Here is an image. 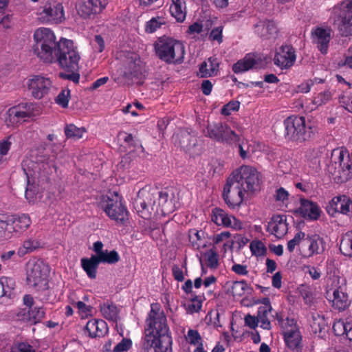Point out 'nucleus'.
<instances>
[{"mask_svg": "<svg viewBox=\"0 0 352 352\" xmlns=\"http://www.w3.org/2000/svg\"><path fill=\"white\" fill-rule=\"evenodd\" d=\"M157 199L158 200V212L163 214H170L175 210V204L172 198L169 197L167 192L158 191Z\"/></svg>", "mask_w": 352, "mask_h": 352, "instance_id": "30", "label": "nucleus"}, {"mask_svg": "<svg viewBox=\"0 0 352 352\" xmlns=\"http://www.w3.org/2000/svg\"><path fill=\"white\" fill-rule=\"evenodd\" d=\"M296 58L295 50L291 45H285L280 47L274 58V63L280 69L291 67L295 63Z\"/></svg>", "mask_w": 352, "mask_h": 352, "instance_id": "18", "label": "nucleus"}, {"mask_svg": "<svg viewBox=\"0 0 352 352\" xmlns=\"http://www.w3.org/2000/svg\"><path fill=\"white\" fill-rule=\"evenodd\" d=\"M170 6L171 15L179 22H182L186 19V3L184 0H171Z\"/></svg>", "mask_w": 352, "mask_h": 352, "instance_id": "33", "label": "nucleus"}, {"mask_svg": "<svg viewBox=\"0 0 352 352\" xmlns=\"http://www.w3.org/2000/svg\"><path fill=\"white\" fill-rule=\"evenodd\" d=\"M341 7L343 14L339 16L335 23L342 36H352V0L343 1Z\"/></svg>", "mask_w": 352, "mask_h": 352, "instance_id": "17", "label": "nucleus"}, {"mask_svg": "<svg viewBox=\"0 0 352 352\" xmlns=\"http://www.w3.org/2000/svg\"><path fill=\"white\" fill-rule=\"evenodd\" d=\"M287 230V218L284 215L274 216L268 223L267 231L278 239L286 234Z\"/></svg>", "mask_w": 352, "mask_h": 352, "instance_id": "24", "label": "nucleus"}, {"mask_svg": "<svg viewBox=\"0 0 352 352\" xmlns=\"http://www.w3.org/2000/svg\"><path fill=\"white\" fill-rule=\"evenodd\" d=\"M311 38L318 50L326 54L331 39V30L329 28L316 27L311 30Z\"/></svg>", "mask_w": 352, "mask_h": 352, "instance_id": "20", "label": "nucleus"}, {"mask_svg": "<svg viewBox=\"0 0 352 352\" xmlns=\"http://www.w3.org/2000/svg\"><path fill=\"white\" fill-rule=\"evenodd\" d=\"M333 296L332 305L335 309L343 311L349 306L348 296L343 292L336 289L333 292Z\"/></svg>", "mask_w": 352, "mask_h": 352, "instance_id": "35", "label": "nucleus"}, {"mask_svg": "<svg viewBox=\"0 0 352 352\" xmlns=\"http://www.w3.org/2000/svg\"><path fill=\"white\" fill-rule=\"evenodd\" d=\"M205 135L220 143L233 144L240 141V137L223 122L208 124Z\"/></svg>", "mask_w": 352, "mask_h": 352, "instance_id": "10", "label": "nucleus"}, {"mask_svg": "<svg viewBox=\"0 0 352 352\" xmlns=\"http://www.w3.org/2000/svg\"><path fill=\"white\" fill-rule=\"evenodd\" d=\"M85 132V128H78L72 124H67L65 127V134L67 138L79 139Z\"/></svg>", "mask_w": 352, "mask_h": 352, "instance_id": "44", "label": "nucleus"}, {"mask_svg": "<svg viewBox=\"0 0 352 352\" xmlns=\"http://www.w3.org/2000/svg\"><path fill=\"white\" fill-rule=\"evenodd\" d=\"M249 288L245 280L234 281L231 287V292L234 296H241Z\"/></svg>", "mask_w": 352, "mask_h": 352, "instance_id": "46", "label": "nucleus"}, {"mask_svg": "<svg viewBox=\"0 0 352 352\" xmlns=\"http://www.w3.org/2000/svg\"><path fill=\"white\" fill-rule=\"evenodd\" d=\"M40 247V242L34 239L29 238L23 242L22 245L18 250V254L23 256L26 254L32 252Z\"/></svg>", "mask_w": 352, "mask_h": 352, "instance_id": "37", "label": "nucleus"}, {"mask_svg": "<svg viewBox=\"0 0 352 352\" xmlns=\"http://www.w3.org/2000/svg\"><path fill=\"white\" fill-rule=\"evenodd\" d=\"M340 250L344 256L352 257V230L345 233L343 236Z\"/></svg>", "mask_w": 352, "mask_h": 352, "instance_id": "38", "label": "nucleus"}, {"mask_svg": "<svg viewBox=\"0 0 352 352\" xmlns=\"http://www.w3.org/2000/svg\"><path fill=\"white\" fill-rule=\"evenodd\" d=\"M256 63L254 54H247L245 57L232 65V71L235 74L243 73L252 69Z\"/></svg>", "mask_w": 352, "mask_h": 352, "instance_id": "31", "label": "nucleus"}, {"mask_svg": "<svg viewBox=\"0 0 352 352\" xmlns=\"http://www.w3.org/2000/svg\"><path fill=\"white\" fill-rule=\"evenodd\" d=\"M201 301L195 297L191 300L188 305V311L191 313H197L201 309Z\"/></svg>", "mask_w": 352, "mask_h": 352, "instance_id": "64", "label": "nucleus"}, {"mask_svg": "<svg viewBox=\"0 0 352 352\" xmlns=\"http://www.w3.org/2000/svg\"><path fill=\"white\" fill-rule=\"evenodd\" d=\"M144 340L148 344L157 343L162 349H170V336L166 316L158 303H152L145 320Z\"/></svg>", "mask_w": 352, "mask_h": 352, "instance_id": "2", "label": "nucleus"}, {"mask_svg": "<svg viewBox=\"0 0 352 352\" xmlns=\"http://www.w3.org/2000/svg\"><path fill=\"white\" fill-rule=\"evenodd\" d=\"M157 196V190L155 188H142L139 190L133 201V208L141 217L148 219L152 212L158 213Z\"/></svg>", "mask_w": 352, "mask_h": 352, "instance_id": "7", "label": "nucleus"}, {"mask_svg": "<svg viewBox=\"0 0 352 352\" xmlns=\"http://www.w3.org/2000/svg\"><path fill=\"white\" fill-rule=\"evenodd\" d=\"M219 65L217 58L210 57L200 65L197 76L200 78L216 76L219 72Z\"/></svg>", "mask_w": 352, "mask_h": 352, "instance_id": "29", "label": "nucleus"}, {"mask_svg": "<svg viewBox=\"0 0 352 352\" xmlns=\"http://www.w3.org/2000/svg\"><path fill=\"white\" fill-rule=\"evenodd\" d=\"M204 233L198 230H191L189 234V239L194 249L199 250L204 248L206 244L202 239Z\"/></svg>", "mask_w": 352, "mask_h": 352, "instance_id": "43", "label": "nucleus"}, {"mask_svg": "<svg viewBox=\"0 0 352 352\" xmlns=\"http://www.w3.org/2000/svg\"><path fill=\"white\" fill-rule=\"evenodd\" d=\"M45 311L42 307H34L31 309H24L21 310L19 316L20 319L35 324L40 322L45 317Z\"/></svg>", "mask_w": 352, "mask_h": 352, "instance_id": "28", "label": "nucleus"}, {"mask_svg": "<svg viewBox=\"0 0 352 352\" xmlns=\"http://www.w3.org/2000/svg\"><path fill=\"white\" fill-rule=\"evenodd\" d=\"M21 166L24 173L28 177V186L25 190V196L30 203H35L41 198V194L38 190V186L30 184L29 177L32 175V170L34 169L35 164L28 159L23 160Z\"/></svg>", "mask_w": 352, "mask_h": 352, "instance_id": "21", "label": "nucleus"}, {"mask_svg": "<svg viewBox=\"0 0 352 352\" xmlns=\"http://www.w3.org/2000/svg\"><path fill=\"white\" fill-rule=\"evenodd\" d=\"M49 274L50 267L43 261H32L28 263L27 283L36 291L43 292L49 288Z\"/></svg>", "mask_w": 352, "mask_h": 352, "instance_id": "4", "label": "nucleus"}, {"mask_svg": "<svg viewBox=\"0 0 352 352\" xmlns=\"http://www.w3.org/2000/svg\"><path fill=\"white\" fill-rule=\"evenodd\" d=\"M204 258L207 267L210 269H217L219 266V256L214 248L206 252L204 254Z\"/></svg>", "mask_w": 352, "mask_h": 352, "instance_id": "42", "label": "nucleus"}, {"mask_svg": "<svg viewBox=\"0 0 352 352\" xmlns=\"http://www.w3.org/2000/svg\"><path fill=\"white\" fill-rule=\"evenodd\" d=\"M132 346V341L129 338H122L113 348V352H125Z\"/></svg>", "mask_w": 352, "mask_h": 352, "instance_id": "55", "label": "nucleus"}, {"mask_svg": "<svg viewBox=\"0 0 352 352\" xmlns=\"http://www.w3.org/2000/svg\"><path fill=\"white\" fill-rule=\"evenodd\" d=\"M73 305L78 309V314L81 319H86L88 318V307L85 302L78 301Z\"/></svg>", "mask_w": 352, "mask_h": 352, "instance_id": "62", "label": "nucleus"}, {"mask_svg": "<svg viewBox=\"0 0 352 352\" xmlns=\"http://www.w3.org/2000/svg\"><path fill=\"white\" fill-rule=\"evenodd\" d=\"M89 337L101 338L104 336L108 332V327L106 322L103 320H89Z\"/></svg>", "mask_w": 352, "mask_h": 352, "instance_id": "34", "label": "nucleus"}, {"mask_svg": "<svg viewBox=\"0 0 352 352\" xmlns=\"http://www.w3.org/2000/svg\"><path fill=\"white\" fill-rule=\"evenodd\" d=\"M92 204L101 208L107 215L118 223H124L128 219V211L122 205L117 194L110 198L108 195L94 197Z\"/></svg>", "mask_w": 352, "mask_h": 352, "instance_id": "6", "label": "nucleus"}, {"mask_svg": "<svg viewBox=\"0 0 352 352\" xmlns=\"http://www.w3.org/2000/svg\"><path fill=\"white\" fill-rule=\"evenodd\" d=\"M231 234L228 231H224L219 234H215L212 237V242L214 245H218L221 243H223V246L226 247L227 245L225 242L228 239H230Z\"/></svg>", "mask_w": 352, "mask_h": 352, "instance_id": "58", "label": "nucleus"}, {"mask_svg": "<svg viewBox=\"0 0 352 352\" xmlns=\"http://www.w3.org/2000/svg\"><path fill=\"white\" fill-rule=\"evenodd\" d=\"M40 113V108L36 103H20L8 109L6 113L5 122L8 126H16L19 124L34 120Z\"/></svg>", "mask_w": 352, "mask_h": 352, "instance_id": "5", "label": "nucleus"}, {"mask_svg": "<svg viewBox=\"0 0 352 352\" xmlns=\"http://www.w3.org/2000/svg\"><path fill=\"white\" fill-rule=\"evenodd\" d=\"M186 341L191 345L196 346L203 343L202 338L197 330L189 329L186 336Z\"/></svg>", "mask_w": 352, "mask_h": 352, "instance_id": "49", "label": "nucleus"}, {"mask_svg": "<svg viewBox=\"0 0 352 352\" xmlns=\"http://www.w3.org/2000/svg\"><path fill=\"white\" fill-rule=\"evenodd\" d=\"M140 58H137V56H135V57H131V60H129V73L131 75L136 76L140 72Z\"/></svg>", "mask_w": 352, "mask_h": 352, "instance_id": "54", "label": "nucleus"}, {"mask_svg": "<svg viewBox=\"0 0 352 352\" xmlns=\"http://www.w3.org/2000/svg\"><path fill=\"white\" fill-rule=\"evenodd\" d=\"M326 242L324 239L318 234L306 236L305 239V247L307 250L305 252V257L310 258L314 255L322 254L326 250Z\"/></svg>", "mask_w": 352, "mask_h": 352, "instance_id": "22", "label": "nucleus"}, {"mask_svg": "<svg viewBox=\"0 0 352 352\" xmlns=\"http://www.w3.org/2000/svg\"><path fill=\"white\" fill-rule=\"evenodd\" d=\"M326 210L331 217L337 213L349 217L352 214V200L345 195L336 196L329 201Z\"/></svg>", "mask_w": 352, "mask_h": 352, "instance_id": "16", "label": "nucleus"}, {"mask_svg": "<svg viewBox=\"0 0 352 352\" xmlns=\"http://www.w3.org/2000/svg\"><path fill=\"white\" fill-rule=\"evenodd\" d=\"M322 153V148L317 147V148H309L305 153V157L309 160H314L318 158Z\"/></svg>", "mask_w": 352, "mask_h": 352, "instance_id": "63", "label": "nucleus"}, {"mask_svg": "<svg viewBox=\"0 0 352 352\" xmlns=\"http://www.w3.org/2000/svg\"><path fill=\"white\" fill-rule=\"evenodd\" d=\"M11 352H35V349L28 342H20L12 346Z\"/></svg>", "mask_w": 352, "mask_h": 352, "instance_id": "59", "label": "nucleus"}, {"mask_svg": "<svg viewBox=\"0 0 352 352\" xmlns=\"http://www.w3.org/2000/svg\"><path fill=\"white\" fill-rule=\"evenodd\" d=\"M284 126L285 137L289 140L301 142L308 138L304 117H289L284 121Z\"/></svg>", "mask_w": 352, "mask_h": 352, "instance_id": "13", "label": "nucleus"}, {"mask_svg": "<svg viewBox=\"0 0 352 352\" xmlns=\"http://www.w3.org/2000/svg\"><path fill=\"white\" fill-rule=\"evenodd\" d=\"M108 260L101 257L99 258H89V278H95L98 265L101 263V261H108Z\"/></svg>", "mask_w": 352, "mask_h": 352, "instance_id": "52", "label": "nucleus"}, {"mask_svg": "<svg viewBox=\"0 0 352 352\" xmlns=\"http://www.w3.org/2000/svg\"><path fill=\"white\" fill-rule=\"evenodd\" d=\"M250 248L253 255L261 256L265 254L266 248L264 244L258 240L252 241L250 243Z\"/></svg>", "mask_w": 352, "mask_h": 352, "instance_id": "50", "label": "nucleus"}, {"mask_svg": "<svg viewBox=\"0 0 352 352\" xmlns=\"http://www.w3.org/2000/svg\"><path fill=\"white\" fill-rule=\"evenodd\" d=\"M235 182H239L247 193H253L260 189V175L256 169L250 166H241L230 176Z\"/></svg>", "mask_w": 352, "mask_h": 352, "instance_id": "8", "label": "nucleus"}, {"mask_svg": "<svg viewBox=\"0 0 352 352\" xmlns=\"http://www.w3.org/2000/svg\"><path fill=\"white\" fill-rule=\"evenodd\" d=\"M25 84L31 96L38 100L47 95L53 87L52 79L43 74L30 76Z\"/></svg>", "mask_w": 352, "mask_h": 352, "instance_id": "11", "label": "nucleus"}, {"mask_svg": "<svg viewBox=\"0 0 352 352\" xmlns=\"http://www.w3.org/2000/svg\"><path fill=\"white\" fill-rule=\"evenodd\" d=\"M15 287V281L10 277L0 278V297H10L12 290Z\"/></svg>", "mask_w": 352, "mask_h": 352, "instance_id": "36", "label": "nucleus"}, {"mask_svg": "<svg viewBox=\"0 0 352 352\" xmlns=\"http://www.w3.org/2000/svg\"><path fill=\"white\" fill-rule=\"evenodd\" d=\"M231 270L234 274L239 276H247L249 273L248 266L246 265L239 264L235 262H233Z\"/></svg>", "mask_w": 352, "mask_h": 352, "instance_id": "61", "label": "nucleus"}, {"mask_svg": "<svg viewBox=\"0 0 352 352\" xmlns=\"http://www.w3.org/2000/svg\"><path fill=\"white\" fill-rule=\"evenodd\" d=\"M277 320L281 323L286 345L292 350L296 349L298 351L301 349L302 336L297 321L294 318H287L285 320H283L278 315Z\"/></svg>", "mask_w": 352, "mask_h": 352, "instance_id": "12", "label": "nucleus"}, {"mask_svg": "<svg viewBox=\"0 0 352 352\" xmlns=\"http://www.w3.org/2000/svg\"><path fill=\"white\" fill-rule=\"evenodd\" d=\"M33 38V52L41 60L47 63L57 62L68 72L78 70L80 56L73 41L60 38L56 42L55 34L47 28L36 29Z\"/></svg>", "mask_w": 352, "mask_h": 352, "instance_id": "1", "label": "nucleus"}, {"mask_svg": "<svg viewBox=\"0 0 352 352\" xmlns=\"http://www.w3.org/2000/svg\"><path fill=\"white\" fill-rule=\"evenodd\" d=\"M300 293L305 304L308 305L314 304L315 297L314 292L309 287H305L302 289Z\"/></svg>", "mask_w": 352, "mask_h": 352, "instance_id": "57", "label": "nucleus"}, {"mask_svg": "<svg viewBox=\"0 0 352 352\" xmlns=\"http://www.w3.org/2000/svg\"><path fill=\"white\" fill-rule=\"evenodd\" d=\"M239 184V182H235L229 177L223 188V199L226 204L232 209L241 206L244 199L245 195L247 193Z\"/></svg>", "mask_w": 352, "mask_h": 352, "instance_id": "14", "label": "nucleus"}, {"mask_svg": "<svg viewBox=\"0 0 352 352\" xmlns=\"http://www.w3.org/2000/svg\"><path fill=\"white\" fill-rule=\"evenodd\" d=\"M169 349H162L157 343L156 344H148L143 341V346L141 352H166Z\"/></svg>", "mask_w": 352, "mask_h": 352, "instance_id": "60", "label": "nucleus"}, {"mask_svg": "<svg viewBox=\"0 0 352 352\" xmlns=\"http://www.w3.org/2000/svg\"><path fill=\"white\" fill-rule=\"evenodd\" d=\"M332 155L338 156V160H335V163H338L339 166L342 170V173L340 175V182L348 181L352 177V165L350 164L349 155H347L346 152L344 151L335 149L333 151Z\"/></svg>", "mask_w": 352, "mask_h": 352, "instance_id": "23", "label": "nucleus"}, {"mask_svg": "<svg viewBox=\"0 0 352 352\" xmlns=\"http://www.w3.org/2000/svg\"><path fill=\"white\" fill-rule=\"evenodd\" d=\"M103 243L101 241H96L93 245V250L96 252V255H92L90 258H104L109 259L108 261H101L102 263L115 264L118 263L120 257L116 250L109 252L108 250L104 251Z\"/></svg>", "mask_w": 352, "mask_h": 352, "instance_id": "27", "label": "nucleus"}, {"mask_svg": "<svg viewBox=\"0 0 352 352\" xmlns=\"http://www.w3.org/2000/svg\"><path fill=\"white\" fill-rule=\"evenodd\" d=\"M107 4V0H89V15L100 13Z\"/></svg>", "mask_w": 352, "mask_h": 352, "instance_id": "48", "label": "nucleus"}, {"mask_svg": "<svg viewBox=\"0 0 352 352\" xmlns=\"http://www.w3.org/2000/svg\"><path fill=\"white\" fill-rule=\"evenodd\" d=\"M349 328H351V323L346 322L344 320H337L333 324V331L338 336H346Z\"/></svg>", "mask_w": 352, "mask_h": 352, "instance_id": "45", "label": "nucleus"}, {"mask_svg": "<svg viewBox=\"0 0 352 352\" xmlns=\"http://www.w3.org/2000/svg\"><path fill=\"white\" fill-rule=\"evenodd\" d=\"M38 19L44 23L57 24L65 19L64 8L58 2H47L38 12Z\"/></svg>", "mask_w": 352, "mask_h": 352, "instance_id": "15", "label": "nucleus"}, {"mask_svg": "<svg viewBox=\"0 0 352 352\" xmlns=\"http://www.w3.org/2000/svg\"><path fill=\"white\" fill-rule=\"evenodd\" d=\"M309 323L311 331L314 333H322L327 327V322L324 316L316 311L311 313Z\"/></svg>", "mask_w": 352, "mask_h": 352, "instance_id": "32", "label": "nucleus"}, {"mask_svg": "<svg viewBox=\"0 0 352 352\" xmlns=\"http://www.w3.org/2000/svg\"><path fill=\"white\" fill-rule=\"evenodd\" d=\"M272 309L269 308H258L257 318L260 327L263 329L270 330L272 328L269 316Z\"/></svg>", "mask_w": 352, "mask_h": 352, "instance_id": "40", "label": "nucleus"}, {"mask_svg": "<svg viewBox=\"0 0 352 352\" xmlns=\"http://www.w3.org/2000/svg\"><path fill=\"white\" fill-rule=\"evenodd\" d=\"M70 98V91L67 89H63L56 96V102L63 108L68 106V102Z\"/></svg>", "mask_w": 352, "mask_h": 352, "instance_id": "51", "label": "nucleus"}, {"mask_svg": "<svg viewBox=\"0 0 352 352\" xmlns=\"http://www.w3.org/2000/svg\"><path fill=\"white\" fill-rule=\"evenodd\" d=\"M30 217L25 214L19 216L0 217V238L9 239L14 232H23L31 225Z\"/></svg>", "mask_w": 352, "mask_h": 352, "instance_id": "9", "label": "nucleus"}, {"mask_svg": "<svg viewBox=\"0 0 352 352\" xmlns=\"http://www.w3.org/2000/svg\"><path fill=\"white\" fill-rule=\"evenodd\" d=\"M166 24V19L162 16L153 17L145 24V31L147 33L152 34L161 28L162 25Z\"/></svg>", "mask_w": 352, "mask_h": 352, "instance_id": "39", "label": "nucleus"}, {"mask_svg": "<svg viewBox=\"0 0 352 352\" xmlns=\"http://www.w3.org/2000/svg\"><path fill=\"white\" fill-rule=\"evenodd\" d=\"M239 106L240 102L239 101L231 100L222 107L221 112L223 115L229 116L232 111H238Z\"/></svg>", "mask_w": 352, "mask_h": 352, "instance_id": "56", "label": "nucleus"}, {"mask_svg": "<svg viewBox=\"0 0 352 352\" xmlns=\"http://www.w3.org/2000/svg\"><path fill=\"white\" fill-rule=\"evenodd\" d=\"M305 239H306V234L305 232L299 231L295 235L294 237L289 240L287 244V249L289 252H292L296 246L298 245L300 243L303 241L302 246H305Z\"/></svg>", "mask_w": 352, "mask_h": 352, "instance_id": "47", "label": "nucleus"}, {"mask_svg": "<svg viewBox=\"0 0 352 352\" xmlns=\"http://www.w3.org/2000/svg\"><path fill=\"white\" fill-rule=\"evenodd\" d=\"M212 221L217 226L231 228L239 230L242 229V222L231 214H227L223 210L215 208L212 211Z\"/></svg>", "mask_w": 352, "mask_h": 352, "instance_id": "19", "label": "nucleus"}, {"mask_svg": "<svg viewBox=\"0 0 352 352\" xmlns=\"http://www.w3.org/2000/svg\"><path fill=\"white\" fill-rule=\"evenodd\" d=\"M300 206L298 210L304 218L309 220L319 219L322 210L316 203L306 199H300Z\"/></svg>", "mask_w": 352, "mask_h": 352, "instance_id": "25", "label": "nucleus"}, {"mask_svg": "<svg viewBox=\"0 0 352 352\" xmlns=\"http://www.w3.org/2000/svg\"><path fill=\"white\" fill-rule=\"evenodd\" d=\"M254 32L264 39H271L276 36L278 28L273 21H261L254 25Z\"/></svg>", "mask_w": 352, "mask_h": 352, "instance_id": "26", "label": "nucleus"}, {"mask_svg": "<svg viewBox=\"0 0 352 352\" xmlns=\"http://www.w3.org/2000/svg\"><path fill=\"white\" fill-rule=\"evenodd\" d=\"M103 316L111 321H116L118 318V309L116 305L104 304L100 308Z\"/></svg>", "mask_w": 352, "mask_h": 352, "instance_id": "41", "label": "nucleus"}, {"mask_svg": "<svg viewBox=\"0 0 352 352\" xmlns=\"http://www.w3.org/2000/svg\"><path fill=\"white\" fill-rule=\"evenodd\" d=\"M12 142L10 138L0 141V163L6 160V155L10 149Z\"/></svg>", "mask_w": 352, "mask_h": 352, "instance_id": "53", "label": "nucleus"}, {"mask_svg": "<svg viewBox=\"0 0 352 352\" xmlns=\"http://www.w3.org/2000/svg\"><path fill=\"white\" fill-rule=\"evenodd\" d=\"M155 50L159 58L168 64L181 63L184 58V44L173 38H160L155 44Z\"/></svg>", "mask_w": 352, "mask_h": 352, "instance_id": "3", "label": "nucleus"}]
</instances>
